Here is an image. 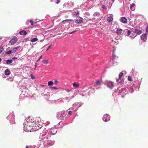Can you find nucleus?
Returning a JSON list of instances; mask_svg holds the SVG:
<instances>
[{
  "instance_id": "nucleus-45",
  "label": "nucleus",
  "mask_w": 148,
  "mask_h": 148,
  "mask_svg": "<svg viewBox=\"0 0 148 148\" xmlns=\"http://www.w3.org/2000/svg\"><path fill=\"white\" fill-rule=\"evenodd\" d=\"M124 82V81L123 80H121L120 81V82L122 83L123 82Z\"/></svg>"
},
{
  "instance_id": "nucleus-49",
  "label": "nucleus",
  "mask_w": 148,
  "mask_h": 148,
  "mask_svg": "<svg viewBox=\"0 0 148 148\" xmlns=\"http://www.w3.org/2000/svg\"><path fill=\"white\" fill-rule=\"evenodd\" d=\"M1 61V58H0V62Z\"/></svg>"
},
{
  "instance_id": "nucleus-22",
  "label": "nucleus",
  "mask_w": 148,
  "mask_h": 148,
  "mask_svg": "<svg viewBox=\"0 0 148 148\" xmlns=\"http://www.w3.org/2000/svg\"><path fill=\"white\" fill-rule=\"evenodd\" d=\"M123 75V73L122 72H121L119 74V79H121V77Z\"/></svg>"
},
{
  "instance_id": "nucleus-32",
  "label": "nucleus",
  "mask_w": 148,
  "mask_h": 148,
  "mask_svg": "<svg viewBox=\"0 0 148 148\" xmlns=\"http://www.w3.org/2000/svg\"><path fill=\"white\" fill-rule=\"evenodd\" d=\"M51 88L52 89H58V88L57 87H51Z\"/></svg>"
},
{
  "instance_id": "nucleus-12",
  "label": "nucleus",
  "mask_w": 148,
  "mask_h": 148,
  "mask_svg": "<svg viewBox=\"0 0 148 148\" xmlns=\"http://www.w3.org/2000/svg\"><path fill=\"white\" fill-rule=\"evenodd\" d=\"M10 72L8 69H6L5 71V74L6 75H9L10 74Z\"/></svg>"
},
{
  "instance_id": "nucleus-37",
  "label": "nucleus",
  "mask_w": 148,
  "mask_h": 148,
  "mask_svg": "<svg viewBox=\"0 0 148 148\" xmlns=\"http://www.w3.org/2000/svg\"><path fill=\"white\" fill-rule=\"evenodd\" d=\"M60 0H56V3L58 4L60 3Z\"/></svg>"
},
{
  "instance_id": "nucleus-7",
  "label": "nucleus",
  "mask_w": 148,
  "mask_h": 148,
  "mask_svg": "<svg viewBox=\"0 0 148 148\" xmlns=\"http://www.w3.org/2000/svg\"><path fill=\"white\" fill-rule=\"evenodd\" d=\"M27 32L25 30H22L20 31L19 34L21 35H26L27 34Z\"/></svg>"
},
{
  "instance_id": "nucleus-23",
  "label": "nucleus",
  "mask_w": 148,
  "mask_h": 148,
  "mask_svg": "<svg viewBox=\"0 0 148 148\" xmlns=\"http://www.w3.org/2000/svg\"><path fill=\"white\" fill-rule=\"evenodd\" d=\"M101 82L99 80L96 81V83L97 85H99L101 83Z\"/></svg>"
},
{
  "instance_id": "nucleus-1",
  "label": "nucleus",
  "mask_w": 148,
  "mask_h": 148,
  "mask_svg": "<svg viewBox=\"0 0 148 148\" xmlns=\"http://www.w3.org/2000/svg\"><path fill=\"white\" fill-rule=\"evenodd\" d=\"M24 129H25L26 131L31 132V130L36 131L39 130L41 128V125L38 123H34L29 121L27 122V123H24Z\"/></svg>"
},
{
  "instance_id": "nucleus-9",
  "label": "nucleus",
  "mask_w": 148,
  "mask_h": 148,
  "mask_svg": "<svg viewBox=\"0 0 148 148\" xmlns=\"http://www.w3.org/2000/svg\"><path fill=\"white\" fill-rule=\"evenodd\" d=\"M133 32L137 34H140L142 33V32L141 30L136 29H134L133 30Z\"/></svg>"
},
{
  "instance_id": "nucleus-13",
  "label": "nucleus",
  "mask_w": 148,
  "mask_h": 148,
  "mask_svg": "<svg viewBox=\"0 0 148 148\" xmlns=\"http://www.w3.org/2000/svg\"><path fill=\"white\" fill-rule=\"evenodd\" d=\"M79 14V12L78 11H76L73 12L72 13V15H74L75 16H77Z\"/></svg>"
},
{
  "instance_id": "nucleus-10",
  "label": "nucleus",
  "mask_w": 148,
  "mask_h": 148,
  "mask_svg": "<svg viewBox=\"0 0 148 148\" xmlns=\"http://www.w3.org/2000/svg\"><path fill=\"white\" fill-rule=\"evenodd\" d=\"M122 30L121 29H118L116 32L118 35H121L122 32Z\"/></svg>"
},
{
  "instance_id": "nucleus-14",
  "label": "nucleus",
  "mask_w": 148,
  "mask_h": 148,
  "mask_svg": "<svg viewBox=\"0 0 148 148\" xmlns=\"http://www.w3.org/2000/svg\"><path fill=\"white\" fill-rule=\"evenodd\" d=\"M146 36V34H142L140 36L142 40H143L145 38Z\"/></svg>"
},
{
  "instance_id": "nucleus-3",
  "label": "nucleus",
  "mask_w": 148,
  "mask_h": 148,
  "mask_svg": "<svg viewBox=\"0 0 148 148\" xmlns=\"http://www.w3.org/2000/svg\"><path fill=\"white\" fill-rule=\"evenodd\" d=\"M17 37L16 36H14L10 40V43L11 45H13L16 43L17 41Z\"/></svg>"
},
{
  "instance_id": "nucleus-38",
  "label": "nucleus",
  "mask_w": 148,
  "mask_h": 148,
  "mask_svg": "<svg viewBox=\"0 0 148 148\" xmlns=\"http://www.w3.org/2000/svg\"><path fill=\"white\" fill-rule=\"evenodd\" d=\"M102 8L104 9H106V7L104 5H103L102 6Z\"/></svg>"
},
{
  "instance_id": "nucleus-43",
  "label": "nucleus",
  "mask_w": 148,
  "mask_h": 148,
  "mask_svg": "<svg viewBox=\"0 0 148 148\" xmlns=\"http://www.w3.org/2000/svg\"><path fill=\"white\" fill-rule=\"evenodd\" d=\"M66 91H67V92H69L70 91V90H66Z\"/></svg>"
},
{
  "instance_id": "nucleus-6",
  "label": "nucleus",
  "mask_w": 148,
  "mask_h": 148,
  "mask_svg": "<svg viewBox=\"0 0 148 148\" xmlns=\"http://www.w3.org/2000/svg\"><path fill=\"white\" fill-rule=\"evenodd\" d=\"M107 87L110 88H112L113 87V83L112 82H109L107 84Z\"/></svg>"
},
{
  "instance_id": "nucleus-35",
  "label": "nucleus",
  "mask_w": 148,
  "mask_h": 148,
  "mask_svg": "<svg viewBox=\"0 0 148 148\" xmlns=\"http://www.w3.org/2000/svg\"><path fill=\"white\" fill-rule=\"evenodd\" d=\"M58 82V81L57 80H55L54 81V84H57Z\"/></svg>"
},
{
  "instance_id": "nucleus-36",
  "label": "nucleus",
  "mask_w": 148,
  "mask_h": 148,
  "mask_svg": "<svg viewBox=\"0 0 148 148\" xmlns=\"http://www.w3.org/2000/svg\"><path fill=\"white\" fill-rule=\"evenodd\" d=\"M146 32L148 33V25H147L146 26Z\"/></svg>"
},
{
  "instance_id": "nucleus-52",
  "label": "nucleus",
  "mask_w": 148,
  "mask_h": 148,
  "mask_svg": "<svg viewBox=\"0 0 148 148\" xmlns=\"http://www.w3.org/2000/svg\"><path fill=\"white\" fill-rule=\"evenodd\" d=\"M43 86V87H44V85H42L41 86Z\"/></svg>"
},
{
  "instance_id": "nucleus-28",
  "label": "nucleus",
  "mask_w": 148,
  "mask_h": 148,
  "mask_svg": "<svg viewBox=\"0 0 148 148\" xmlns=\"http://www.w3.org/2000/svg\"><path fill=\"white\" fill-rule=\"evenodd\" d=\"M11 51L9 50L6 52L5 53L7 54H10L11 53Z\"/></svg>"
},
{
  "instance_id": "nucleus-20",
  "label": "nucleus",
  "mask_w": 148,
  "mask_h": 148,
  "mask_svg": "<svg viewBox=\"0 0 148 148\" xmlns=\"http://www.w3.org/2000/svg\"><path fill=\"white\" fill-rule=\"evenodd\" d=\"M73 87L77 88L79 86V85L78 84H77L76 82H74L73 84Z\"/></svg>"
},
{
  "instance_id": "nucleus-24",
  "label": "nucleus",
  "mask_w": 148,
  "mask_h": 148,
  "mask_svg": "<svg viewBox=\"0 0 148 148\" xmlns=\"http://www.w3.org/2000/svg\"><path fill=\"white\" fill-rule=\"evenodd\" d=\"M99 15H100V14L99 13L97 12L93 14V15L94 16H99Z\"/></svg>"
},
{
  "instance_id": "nucleus-47",
  "label": "nucleus",
  "mask_w": 148,
  "mask_h": 148,
  "mask_svg": "<svg viewBox=\"0 0 148 148\" xmlns=\"http://www.w3.org/2000/svg\"><path fill=\"white\" fill-rule=\"evenodd\" d=\"M28 147H29L28 146H26V147H25V148H28Z\"/></svg>"
},
{
  "instance_id": "nucleus-53",
  "label": "nucleus",
  "mask_w": 148,
  "mask_h": 148,
  "mask_svg": "<svg viewBox=\"0 0 148 148\" xmlns=\"http://www.w3.org/2000/svg\"><path fill=\"white\" fill-rule=\"evenodd\" d=\"M90 91H89V93H90Z\"/></svg>"
},
{
  "instance_id": "nucleus-40",
  "label": "nucleus",
  "mask_w": 148,
  "mask_h": 148,
  "mask_svg": "<svg viewBox=\"0 0 148 148\" xmlns=\"http://www.w3.org/2000/svg\"><path fill=\"white\" fill-rule=\"evenodd\" d=\"M42 56H41L40 57L38 58V60H37V61H39V60H40L41 58V57H42Z\"/></svg>"
},
{
  "instance_id": "nucleus-26",
  "label": "nucleus",
  "mask_w": 148,
  "mask_h": 148,
  "mask_svg": "<svg viewBox=\"0 0 148 148\" xmlns=\"http://www.w3.org/2000/svg\"><path fill=\"white\" fill-rule=\"evenodd\" d=\"M4 49L3 47H0V54H1L3 51Z\"/></svg>"
},
{
  "instance_id": "nucleus-25",
  "label": "nucleus",
  "mask_w": 148,
  "mask_h": 148,
  "mask_svg": "<svg viewBox=\"0 0 148 148\" xmlns=\"http://www.w3.org/2000/svg\"><path fill=\"white\" fill-rule=\"evenodd\" d=\"M29 38H25L23 40V42H26L27 41H29Z\"/></svg>"
},
{
  "instance_id": "nucleus-51",
  "label": "nucleus",
  "mask_w": 148,
  "mask_h": 148,
  "mask_svg": "<svg viewBox=\"0 0 148 148\" xmlns=\"http://www.w3.org/2000/svg\"><path fill=\"white\" fill-rule=\"evenodd\" d=\"M36 67H35V68H34V70H35L36 69Z\"/></svg>"
},
{
  "instance_id": "nucleus-39",
  "label": "nucleus",
  "mask_w": 148,
  "mask_h": 148,
  "mask_svg": "<svg viewBox=\"0 0 148 148\" xmlns=\"http://www.w3.org/2000/svg\"><path fill=\"white\" fill-rule=\"evenodd\" d=\"M72 20L66 19V20H64L62 22H63V21H72Z\"/></svg>"
},
{
  "instance_id": "nucleus-11",
  "label": "nucleus",
  "mask_w": 148,
  "mask_h": 148,
  "mask_svg": "<svg viewBox=\"0 0 148 148\" xmlns=\"http://www.w3.org/2000/svg\"><path fill=\"white\" fill-rule=\"evenodd\" d=\"M135 4L134 3H132L130 5V9L132 10H135Z\"/></svg>"
},
{
  "instance_id": "nucleus-42",
  "label": "nucleus",
  "mask_w": 148,
  "mask_h": 148,
  "mask_svg": "<svg viewBox=\"0 0 148 148\" xmlns=\"http://www.w3.org/2000/svg\"><path fill=\"white\" fill-rule=\"evenodd\" d=\"M17 58H15V57H14V58H13L12 59L13 60H14V59H16Z\"/></svg>"
},
{
  "instance_id": "nucleus-17",
  "label": "nucleus",
  "mask_w": 148,
  "mask_h": 148,
  "mask_svg": "<svg viewBox=\"0 0 148 148\" xmlns=\"http://www.w3.org/2000/svg\"><path fill=\"white\" fill-rule=\"evenodd\" d=\"M19 47V46H18L15 47H14L13 49V51L14 53H15L17 49Z\"/></svg>"
},
{
  "instance_id": "nucleus-50",
  "label": "nucleus",
  "mask_w": 148,
  "mask_h": 148,
  "mask_svg": "<svg viewBox=\"0 0 148 148\" xmlns=\"http://www.w3.org/2000/svg\"><path fill=\"white\" fill-rule=\"evenodd\" d=\"M112 0V2H114V0Z\"/></svg>"
},
{
  "instance_id": "nucleus-15",
  "label": "nucleus",
  "mask_w": 148,
  "mask_h": 148,
  "mask_svg": "<svg viewBox=\"0 0 148 148\" xmlns=\"http://www.w3.org/2000/svg\"><path fill=\"white\" fill-rule=\"evenodd\" d=\"M6 62L7 64H9L12 62V60H6Z\"/></svg>"
},
{
  "instance_id": "nucleus-27",
  "label": "nucleus",
  "mask_w": 148,
  "mask_h": 148,
  "mask_svg": "<svg viewBox=\"0 0 148 148\" xmlns=\"http://www.w3.org/2000/svg\"><path fill=\"white\" fill-rule=\"evenodd\" d=\"M128 79L129 81H132V77L130 76H128Z\"/></svg>"
},
{
  "instance_id": "nucleus-33",
  "label": "nucleus",
  "mask_w": 148,
  "mask_h": 148,
  "mask_svg": "<svg viewBox=\"0 0 148 148\" xmlns=\"http://www.w3.org/2000/svg\"><path fill=\"white\" fill-rule=\"evenodd\" d=\"M72 112H73L72 111H70L69 112V114L70 115H71L72 114Z\"/></svg>"
},
{
  "instance_id": "nucleus-2",
  "label": "nucleus",
  "mask_w": 148,
  "mask_h": 148,
  "mask_svg": "<svg viewBox=\"0 0 148 148\" xmlns=\"http://www.w3.org/2000/svg\"><path fill=\"white\" fill-rule=\"evenodd\" d=\"M66 114H65L64 111L59 112L57 114V118L58 119L62 120H66Z\"/></svg>"
},
{
  "instance_id": "nucleus-8",
  "label": "nucleus",
  "mask_w": 148,
  "mask_h": 148,
  "mask_svg": "<svg viewBox=\"0 0 148 148\" xmlns=\"http://www.w3.org/2000/svg\"><path fill=\"white\" fill-rule=\"evenodd\" d=\"M121 21L124 23H126L127 22V19L125 17H122L121 18Z\"/></svg>"
},
{
  "instance_id": "nucleus-16",
  "label": "nucleus",
  "mask_w": 148,
  "mask_h": 148,
  "mask_svg": "<svg viewBox=\"0 0 148 148\" xmlns=\"http://www.w3.org/2000/svg\"><path fill=\"white\" fill-rule=\"evenodd\" d=\"M113 20V18L111 16L107 18V21L109 22H111Z\"/></svg>"
},
{
  "instance_id": "nucleus-34",
  "label": "nucleus",
  "mask_w": 148,
  "mask_h": 148,
  "mask_svg": "<svg viewBox=\"0 0 148 148\" xmlns=\"http://www.w3.org/2000/svg\"><path fill=\"white\" fill-rule=\"evenodd\" d=\"M77 30H76V31H74L72 32H71L70 33H69V34H71L73 33H74V32H77Z\"/></svg>"
},
{
  "instance_id": "nucleus-46",
  "label": "nucleus",
  "mask_w": 148,
  "mask_h": 148,
  "mask_svg": "<svg viewBox=\"0 0 148 148\" xmlns=\"http://www.w3.org/2000/svg\"><path fill=\"white\" fill-rule=\"evenodd\" d=\"M91 90H92V91H95L94 89L93 88H92V89Z\"/></svg>"
},
{
  "instance_id": "nucleus-31",
  "label": "nucleus",
  "mask_w": 148,
  "mask_h": 148,
  "mask_svg": "<svg viewBox=\"0 0 148 148\" xmlns=\"http://www.w3.org/2000/svg\"><path fill=\"white\" fill-rule=\"evenodd\" d=\"M30 23H31V25H34V23L33 22V21H32V20H30Z\"/></svg>"
},
{
  "instance_id": "nucleus-21",
  "label": "nucleus",
  "mask_w": 148,
  "mask_h": 148,
  "mask_svg": "<svg viewBox=\"0 0 148 148\" xmlns=\"http://www.w3.org/2000/svg\"><path fill=\"white\" fill-rule=\"evenodd\" d=\"M53 84V82L52 81H49L48 82V86H50L51 85Z\"/></svg>"
},
{
  "instance_id": "nucleus-18",
  "label": "nucleus",
  "mask_w": 148,
  "mask_h": 148,
  "mask_svg": "<svg viewBox=\"0 0 148 148\" xmlns=\"http://www.w3.org/2000/svg\"><path fill=\"white\" fill-rule=\"evenodd\" d=\"M38 40V39L37 38H35L32 39L30 41L31 42H36Z\"/></svg>"
},
{
  "instance_id": "nucleus-54",
  "label": "nucleus",
  "mask_w": 148,
  "mask_h": 148,
  "mask_svg": "<svg viewBox=\"0 0 148 148\" xmlns=\"http://www.w3.org/2000/svg\"><path fill=\"white\" fill-rule=\"evenodd\" d=\"M119 82H118V84H119Z\"/></svg>"
},
{
  "instance_id": "nucleus-4",
  "label": "nucleus",
  "mask_w": 148,
  "mask_h": 148,
  "mask_svg": "<svg viewBox=\"0 0 148 148\" xmlns=\"http://www.w3.org/2000/svg\"><path fill=\"white\" fill-rule=\"evenodd\" d=\"M110 116L108 114H106L104 115L103 119L105 121L107 122L110 120Z\"/></svg>"
},
{
  "instance_id": "nucleus-30",
  "label": "nucleus",
  "mask_w": 148,
  "mask_h": 148,
  "mask_svg": "<svg viewBox=\"0 0 148 148\" xmlns=\"http://www.w3.org/2000/svg\"><path fill=\"white\" fill-rule=\"evenodd\" d=\"M30 76H31V78L32 79H34L35 78L34 76L32 74H30Z\"/></svg>"
},
{
  "instance_id": "nucleus-19",
  "label": "nucleus",
  "mask_w": 148,
  "mask_h": 148,
  "mask_svg": "<svg viewBox=\"0 0 148 148\" xmlns=\"http://www.w3.org/2000/svg\"><path fill=\"white\" fill-rule=\"evenodd\" d=\"M42 62L45 64H47L49 63L48 60H44L42 61Z\"/></svg>"
},
{
  "instance_id": "nucleus-5",
  "label": "nucleus",
  "mask_w": 148,
  "mask_h": 148,
  "mask_svg": "<svg viewBox=\"0 0 148 148\" xmlns=\"http://www.w3.org/2000/svg\"><path fill=\"white\" fill-rule=\"evenodd\" d=\"M83 19L80 16H79L78 19L77 20H76L75 21V23L76 24L83 23Z\"/></svg>"
},
{
  "instance_id": "nucleus-29",
  "label": "nucleus",
  "mask_w": 148,
  "mask_h": 148,
  "mask_svg": "<svg viewBox=\"0 0 148 148\" xmlns=\"http://www.w3.org/2000/svg\"><path fill=\"white\" fill-rule=\"evenodd\" d=\"M131 31L130 30H128L127 33V36H128L131 33Z\"/></svg>"
},
{
  "instance_id": "nucleus-48",
  "label": "nucleus",
  "mask_w": 148,
  "mask_h": 148,
  "mask_svg": "<svg viewBox=\"0 0 148 148\" xmlns=\"http://www.w3.org/2000/svg\"><path fill=\"white\" fill-rule=\"evenodd\" d=\"M35 67H36V66H37V65H36V63H35Z\"/></svg>"
},
{
  "instance_id": "nucleus-44",
  "label": "nucleus",
  "mask_w": 148,
  "mask_h": 148,
  "mask_svg": "<svg viewBox=\"0 0 148 148\" xmlns=\"http://www.w3.org/2000/svg\"><path fill=\"white\" fill-rule=\"evenodd\" d=\"M120 79H119H119H116V81H117V82H118V81H119V80Z\"/></svg>"
},
{
  "instance_id": "nucleus-41",
  "label": "nucleus",
  "mask_w": 148,
  "mask_h": 148,
  "mask_svg": "<svg viewBox=\"0 0 148 148\" xmlns=\"http://www.w3.org/2000/svg\"><path fill=\"white\" fill-rule=\"evenodd\" d=\"M52 46V45H50V46H49L48 47V48L46 50H47V51L49 49H50V48L51 47V46Z\"/></svg>"
}]
</instances>
